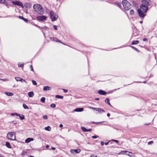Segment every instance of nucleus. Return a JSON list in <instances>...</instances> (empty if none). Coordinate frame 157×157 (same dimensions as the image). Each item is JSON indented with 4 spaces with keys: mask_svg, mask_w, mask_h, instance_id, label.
<instances>
[{
    "mask_svg": "<svg viewBox=\"0 0 157 157\" xmlns=\"http://www.w3.org/2000/svg\"><path fill=\"white\" fill-rule=\"evenodd\" d=\"M148 10L147 6H143L142 5H140V8L137 10L139 16L140 17L144 18L145 16V13Z\"/></svg>",
    "mask_w": 157,
    "mask_h": 157,
    "instance_id": "1",
    "label": "nucleus"
},
{
    "mask_svg": "<svg viewBox=\"0 0 157 157\" xmlns=\"http://www.w3.org/2000/svg\"><path fill=\"white\" fill-rule=\"evenodd\" d=\"M33 8L35 10L38 14H42L44 13V10L42 6L39 4H36L33 5Z\"/></svg>",
    "mask_w": 157,
    "mask_h": 157,
    "instance_id": "2",
    "label": "nucleus"
},
{
    "mask_svg": "<svg viewBox=\"0 0 157 157\" xmlns=\"http://www.w3.org/2000/svg\"><path fill=\"white\" fill-rule=\"evenodd\" d=\"M122 3L125 10H128L131 8L132 6L129 2L127 0H123L122 2Z\"/></svg>",
    "mask_w": 157,
    "mask_h": 157,
    "instance_id": "3",
    "label": "nucleus"
},
{
    "mask_svg": "<svg viewBox=\"0 0 157 157\" xmlns=\"http://www.w3.org/2000/svg\"><path fill=\"white\" fill-rule=\"evenodd\" d=\"M7 138L12 140H15V132H10L7 135Z\"/></svg>",
    "mask_w": 157,
    "mask_h": 157,
    "instance_id": "4",
    "label": "nucleus"
},
{
    "mask_svg": "<svg viewBox=\"0 0 157 157\" xmlns=\"http://www.w3.org/2000/svg\"><path fill=\"white\" fill-rule=\"evenodd\" d=\"M50 15L52 21H55L58 17L57 15L53 11H51L50 12Z\"/></svg>",
    "mask_w": 157,
    "mask_h": 157,
    "instance_id": "5",
    "label": "nucleus"
},
{
    "mask_svg": "<svg viewBox=\"0 0 157 157\" xmlns=\"http://www.w3.org/2000/svg\"><path fill=\"white\" fill-rule=\"evenodd\" d=\"M151 2L150 0H144L142 1V5L147 6L151 5Z\"/></svg>",
    "mask_w": 157,
    "mask_h": 157,
    "instance_id": "6",
    "label": "nucleus"
},
{
    "mask_svg": "<svg viewBox=\"0 0 157 157\" xmlns=\"http://www.w3.org/2000/svg\"><path fill=\"white\" fill-rule=\"evenodd\" d=\"M12 3L13 5H17L18 6H20L22 8H24V6L23 3L19 1H12Z\"/></svg>",
    "mask_w": 157,
    "mask_h": 157,
    "instance_id": "7",
    "label": "nucleus"
},
{
    "mask_svg": "<svg viewBox=\"0 0 157 157\" xmlns=\"http://www.w3.org/2000/svg\"><path fill=\"white\" fill-rule=\"evenodd\" d=\"M36 18L39 21H43L46 19L47 17L45 16H38Z\"/></svg>",
    "mask_w": 157,
    "mask_h": 157,
    "instance_id": "8",
    "label": "nucleus"
},
{
    "mask_svg": "<svg viewBox=\"0 0 157 157\" xmlns=\"http://www.w3.org/2000/svg\"><path fill=\"white\" fill-rule=\"evenodd\" d=\"M81 150L80 149L78 148L76 149H71L70 152L71 153H74V152L76 153H78L80 152Z\"/></svg>",
    "mask_w": 157,
    "mask_h": 157,
    "instance_id": "9",
    "label": "nucleus"
},
{
    "mask_svg": "<svg viewBox=\"0 0 157 157\" xmlns=\"http://www.w3.org/2000/svg\"><path fill=\"white\" fill-rule=\"evenodd\" d=\"M15 79L17 81H21L22 82H26L25 80L23 79H22L19 77H16L15 78Z\"/></svg>",
    "mask_w": 157,
    "mask_h": 157,
    "instance_id": "10",
    "label": "nucleus"
},
{
    "mask_svg": "<svg viewBox=\"0 0 157 157\" xmlns=\"http://www.w3.org/2000/svg\"><path fill=\"white\" fill-rule=\"evenodd\" d=\"M84 109L83 108H78L75 109L74 110V111L76 112H81Z\"/></svg>",
    "mask_w": 157,
    "mask_h": 157,
    "instance_id": "11",
    "label": "nucleus"
},
{
    "mask_svg": "<svg viewBox=\"0 0 157 157\" xmlns=\"http://www.w3.org/2000/svg\"><path fill=\"white\" fill-rule=\"evenodd\" d=\"M98 93L102 95H105L106 94V92L105 91H104L102 90H99L98 91Z\"/></svg>",
    "mask_w": 157,
    "mask_h": 157,
    "instance_id": "12",
    "label": "nucleus"
},
{
    "mask_svg": "<svg viewBox=\"0 0 157 157\" xmlns=\"http://www.w3.org/2000/svg\"><path fill=\"white\" fill-rule=\"evenodd\" d=\"M51 88L48 86H45L43 88V90L45 91H46L47 90H51Z\"/></svg>",
    "mask_w": 157,
    "mask_h": 157,
    "instance_id": "13",
    "label": "nucleus"
},
{
    "mask_svg": "<svg viewBox=\"0 0 157 157\" xmlns=\"http://www.w3.org/2000/svg\"><path fill=\"white\" fill-rule=\"evenodd\" d=\"M33 138H28L25 140V142L26 143H28L31 141H33Z\"/></svg>",
    "mask_w": 157,
    "mask_h": 157,
    "instance_id": "14",
    "label": "nucleus"
},
{
    "mask_svg": "<svg viewBox=\"0 0 157 157\" xmlns=\"http://www.w3.org/2000/svg\"><path fill=\"white\" fill-rule=\"evenodd\" d=\"M126 153H130L131 154H133L131 152L128 151H121L119 153V154H124Z\"/></svg>",
    "mask_w": 157,
    "mask_h": 157,
    "instance_id": "15",
    "label": "nucleus"
},
{
    "mask_svg": "<svg viewBox=\"0 0 157 157\" xmlns=\"http://www.w3.org/2000/svg\"><path fill=\"white\" fill-rule=\"evenodd\" d=\"M18 17L21 19H22L23 20H24L25 22H28V20L25 18H24L23 16H19Z\"/></svg>",
    "mask_w": 157,
    "mask_h": 157,
    "instance_id": "16",
    "label": "nucleus"
},
{
    "mask_svg": "<svg viewBox=\"0 0 157 157\" xmlns=\"http://www.w3.org/2000/svg\"><path fill=\"white\" fill-rule=\"evenodd\" d=\"M17 116H19L20 117V118L21 119V120H22L25 119V117L23 115H21L17 113Z\"/></svg>",
    "mask_w": 157,
    "mask_h": 157,
    "instance_id": "17",
    "label": "nucleus"
},
{
    "mask_svg": "<svg viewBox=\"0 0 157 157\" xmlns=\"http://www.w3.org/2000/svg\"><path fill=\"white\" fill-rule=\"evenodd\" d=\"M28 96L31 98L33 97L34 95V93L33 91L30 92L28 93Z\"/></svg>",
    "mask_w": 157,
    "mask_h": 157,
    "instance_id": "18",
    "label": "nucleus"
},
{
    "mask_svg": "<svg viewBox=\"0 0 157 157\" xmlns=\"http://www.w3.org/2000/svg\"><path fill=\"white\" fill-rule=\"evenodd\" d=\"M6 145L8 148H11V146L10 143L8 142H6Z\"/></svg>",
    "mask_w": 157,
    "mask_h": 157,
    "instance_id": "19",
    "label": "nucleus"
},
{
    "mask_svg": "<svg viewBox=\"0 0 157 157\" xmlns=\"http://www.w3.org/2000/svg\"><path fill=\"white\" fill-rule=\"evenodd\" d=\"M114 4L118 6L119 7V8H121V3L119 2H116L114 3Z\"/></svg>",
    "mask_w": 157,
    "mask_h": 157,
    "instance_id": "20",
    "label": "nucleus"
},
{
    "mask_svg": "<svg viewBox=\"0 0 157 157\" xmlns=\"http://www.w3.org/2000/svg\"><path fill=\"white\" fill-rule=\"evenodd\" d=\"M105 102H106L107 104L110 105V106H112V105H111V104H110L109 101V98H106L105 100Z\"/></svg>",
    "mask_w": 157,
    "mask_h": 157,
    "instance_id": "21",
    "label": "nucleus"
},
{
    "mask_svg": "<svg viewBox=\"0 0 157 157\" xmlns=\"http://www.w3.org/2000/svg\"><path fill=\"white\" fill-rule=\"evenodd\" d=\"M97 111H98L99 113H101V112H105V111L103 109L99 108H97Z\"/></svg>",
    "mask_w": 157,
    "mask_h": 157,
    "instance_id": "22",
    "label": "nucleus"
},
{
    "mask_svg": "<svg viewBox=\"0 0 157 157\" xmlns=\"http://www.w3.org/2000/svg\"><path fill=\"white\" fill-rule=\"evenodd\" d=\"M5 94L8 96H11L13 95V93L8 92H5Z\"/></svg>",
    "mask_w": 157,
    "mask_h": 157,
    "instance_id": "23",
    "label": "nucleus"
},
{
    "mask_svg": "<svg viewBox=\"0 0 157 157\" xmlns=\"http://www.w3.org/2000/svg\"><path fill=\"white\" fill-rule=\"evenodd\" d=\"M139 41L138 40H134L132 42V45L136 44H139Z\"/></svg>",
    "mask_w": 157,
    "mask_h": 157,
    "instance_id": "24",
    "label": "nucleus"
},
{
    "mask_svg": "<svg viewBox=\"0 0 157 157\" xmlns=\"http://www.w3.org/2000/svg\"><path fill=\"white\" fill-rule=\"evenodd\" d=\"M104 122V121H103V122L101 121V122H94V121H93V122H92L91 123L92 124H101L102 122Z\"/></svg>",
    "mask_w": 157,
    "mask_h": 157,
    "instance_id": "25",
    "label": "nucleus"
},
{
    "mask_svg": "<svg viewBox=\"0 0 157 157\" xmlns=\"http://www.w3.org/2000/svg\"><path fill=\"white\" fill-rule=\"evenodd\" d=\"M0 3L6 4L7 2L6 0H0Z\"/></svg>",
    "mask_w": 157,
    "mask_h": 157,
    "instance_id": "26",
    "label": "nucleus"
},
{
    "mask_svg": "<svg viewBox=\"0 0 157 157\" xmlns=\"http://www.w3.org/2000/svg\"><path fill=\"white\" fill-rule=\"evenodd\" d=\"M56 98L59 99H62L63 98V96L59 95H56Z\"/></svg>",
    "mask_w": 157,
    "mask_h": 157,
    "instance_id": "27",
    "label": "nucleus"
},
{
    "mask_svg": "<svg viewBox=\"0 0 157 157\" xmlns=\"http://www.w3.org/2000/svg\"><path fill=\"white\" fill-rule=\"evenodd\" d=\"M51 128L49 126H48L45 128V129L46 130L50 131L51 130Z\"/></svg>",
    "mask_w": 157,
    "mask_h": 157,
    "instance_id": "28",
    "label": "nucleus"
},
{
    "mask_svg": "<svg viewBox=\"0 0 157 157\" xmlns=\"http://www.w3.org/2000/svg\"><path fill=\"white\" fill-rule=\"evenodd\" d=\"M45 98L44 97H43L41 98L40 101L42 103H44L45 101Z\"/></svg>",
    "mask_w": 157,
    "mask_h": 157,
    "instance_id": "29",
    "label": "nucleus"
},
{
    "mask_svg": "<svg viewBox=\"0 0 157 157\" xmlns=\"http://www.w3.org/2000/svg\"><path fill=\"white\" fill-rule=\"evenodd\" d=\"M23 107L25 109H29V107L25 104H23Z\"/></svg>",
    "mask_w": 157,
    "mask_h": 157,
    "instance_id": "30",
    "label": "nucleus"
},
{
    "mask_svg": "<svg viewBox=\"0 0 157 157\" xmlns=\"http://www.w3.org/2000/svg\"><path fill=\"white\" fill-rule=\"evenodd\" d=\"M82 130L84 132H86V129L84 127H81V128Z\"/></svg>",
    "mask_w": 157,
    "mask_h": 157,
    "instance_id": "31",
    "label": "nucleus"
},
{
    "mask_svg": "<svg viewBox=\"0 0 157 157\" xmlns=\"http://www.w3.org/2000/svg\"><path fill=\"white\" fill-rule=\"evenodd\" d=\"M11 123H12L14 124H17L18 123V121H16V120H14V121H12L11 122Z\"/></svg>",
    "mask_w": 157,
    "mask_h": 157,
    "instance_id": "32",
    "label": "nucleus"
},
{
    "mask_svg": "<svg viewBox=\"0 0 157 157\" xmlns=\"http://www.w3.org/2000/svg\"><path fill=\"white\" fill-rule=\"evenodd\" d=\"M89 108L90 109H92L93 110H96V111H97V108H94V107H92L91 106L89 107Z\"/></svg>",
    "mask_w": 157,
    "mask_h": 157,
    "instance_id": "33",
    "label": "nucleus"
},
{
    "mask_svg": "<svg viewBox=\"0 0 157 157\" xmlns=\"http://www.w3.org/2000/svg\"><path fill=\"white\" fill-rule=\"evenodd\" d=\"M133 49H134L135 50H136L137 51H139V50L137 48H136L134 47L133 46H130Z\"/></svg>",
    "mask_w": 157,
    "mask_h": 157,
    "instance_id": "34",
    "label": "nucleus"
},
{
    "mask_svg": "<svg viewBox=\"0 0 157 157\" xmlns=\"http://www.w3.org/2000/svg\"><path fill=\"white\" fill-rule=\"evenodd\" d=\"M50 106L51 107L54 108L56 107V105L55 104L52 103L50 105Z\"/></svg>",
    "mask_w": 157,
    "mask_h": 157,
    "instance_id": "35",
    "label": "nucleus"
},
{
    "mask_svg": "<svg viewBox=\"0 0 157 157\" xmlns=\"http://www.w3.org/2000/svg\"><path fill=\"white\" fill-rule=\"evenodd\" d=\"M134 12L133 10H131L130 11V13L131 15H133L134 14Z\"/></svg>",
    "mask_w": 157,
    "mask_h": 157,
    "instance_id": "36",
    "label": "nucleus"
},
{
    "mask_svg": "<svg viewBox=\"0 0 157 157\" xmlns=\"http://www.w3.org/2000/svg\"><path fill=\"white\" fill-rule=\"evenodd\" d=\"M125 154L126 155H128V156H130L131 157H132V154H131L130 153H125Z\"/></svg>",
    "mask_w": 157,
    "mask_h": 157,
    "instance_id": "37",
    "label": "nucleus"
},
{
    "mask_svg": "<svg viewBox=\"0 0 157 157\" xmlns=\"http://www.w3.org/2000/svg\"><path fill=\"white\" fill-rule=\"evenodd\" d=\"M32 82L33 84V85H37V83L35 80H32Z\"/></svg>",
    "mask_w": 157,
    "mask_h": 157,
    "instance_id": "38",
    "label": "nucleus"
},
{
    "mask_svg": "<svg viewBox=\"0 0 157 157\" xmlns=\"http://www.w3.org/2000/svg\"><path fill=\"white\" fill-rule=\"evenodd\" d=\"M23 66V64H20V63H18V66L19 67H22Z\"/></svg>",
    "mask_w": 157,
    "mask_h": 157,
    "instance_id": "39",
    "label": "nucleus"
},
{
    "mask_svg": "<svg viewBox=\"0 0 157 157\" xmlns=\"http://www.w3.org/2000/svg\"><path fill=\"white\" fill-rule=\"evenodd\" d=\"M98 136H97L95 135V136H94L91 137L93 139H96L97 138H98Z\"/></svg>",
    "mask_w": 157,
    "mask_h": 157,
    "instance_id": "40",
    "label": "nucleus"
},
{
    "mask_svg": "<svg viewBox=\"0 0 157 157\" xmlns=\"http://www.w3.org/2000/svg\"><path fill=\"white\" fill-rule=\"evenodd\" d=\"M53 28L54 29L56 30H57V26L56 25H53Z\"/></svg>",
    "mask_w": 157,
    "mask_h": 157,
    "instance_id": "41",
    "label": "nucleus"
},
{
    "mask_svg": "<svg viewBox=\"0 0 157 157\" xmlns=\"http://www.w3.org/2000/svg\"><path fill=\"white\" fill-rule=\"evenodd\" d=\"M10 115L12 116H14V115L17 116V113H11Z\"/></svg>",
    "mask_w": 157,
    "mask_h": 157,
    "instance_id": "42",
    "label": "nucleus"
},
{
    "mask_svg": "<svg viewBox=\"0 0 157 157\" xmlns=\"http://www.w3.org/2000/svg\"><path fill=\"white\" fill-rule=\"evenodd\" d=\"M30 68L31 69V71H34V70H33V66L32 65H30Z\"/></svg>",
    "mask_w": 157,
    "mask_h": 157,
    "instance_id": "43",
    "label": "nucleus"
},
{
    "mask_svg": "<svg viewBox=\"0 0 157 157\" xmlns=\"http://www.w3.org/2000/svg\"><path fill=\"white\" fill-rule=\"evenodd\" d=\"M43 118L44 119H47L48 118V116L47 115H44L43 116Z\"/></svg>",
    "mask_w": 157,
    "mask_h": 157,
    "instance_id": "44",
    "label": "nucleus"
},
{
    "mask_svg": "<svg viewBox=\"0 0 157 157\" xmlns=\"http://www.w3.org/2000/svg\"><path fill=\"white\" fill-rule=\"evenodd\" d=\"M31 6V5L30 3H28L27 5V7H30Z\"/></svg>",
    "mask_w": 157,
    "mask_h": 157,
    "instance_id": "45",
    "label": "nucleus"
},
{
    "mask_svg": "<svg viewBox=\"0 0 157 157\" xmlns=\"http://www.w3.org/2000/svg\"><path fill=\"white\" fill-rule=\"evenodd\" d=\"M153 143V141H150L147 143V144L148 145H150V144H152Z\"/></svg>",
    "mask_w": 157,
    "mask_h": 157,
    "instance_id": "46",
    "label": "nucleus"
},
{
    "mask_svg": "<svg viewBox=\"0 0 157 157\" xmlns=\"http://www.w3.org/2000/svg\"><path fill=\"white\" fill-rule=\"evenodd\" d=\"M58 39L57 38H54L53 39V40L55 41H58Z\"/></svg>",
    "mask_w": 157,
    "mask_h": 157,
    "instance_id": "47",
    "label": "nucleus"
},
{
    "mask_svg": "<svg viewBox=\"0 0 157 157\" xmlns=\"http://www.w3.org/2000/svg\"><path fill=\"white\" fill-rule=\"evenodd\" d=\"M92 129H91V128H90V129H86V132H90L92 131Z\"/></svg>",
    "mask_w": 157,
    "mask_h": 157,
    "instance_id": "48",
    "label": "nucleus"
},
{
    "mask_svg": "<svg viewBox=\"0 0 157 157\" xmlns=\"http://www.w3.org/2000/svg\"><path fill=\"white\" fill-rule=\"evenodd\" d=\"M63 90L65 93H66L67 92V90L65 89H63Z\"/></svg>",
    "mask_w": 157,
    "mask_h": 157,
    "instance_id": "49",
    "label": "nucleus"
},
{
    "mask_svg": "<svg viewBox=\"0 0 157 157\" xmlns=\"http://www.w3.org/2000/svg\"><path fill=\"white\" fill-rule=\"evenodd\" d=\"M101 144L102 146H103L105 144V143L103 141H101Z\"/></svg>",
    "mask_w": 157,
    "mask_h": 157,
    "instance_id": "50",
    "label": "nucleus"
},
{
    "mask_svg": "<svg viewBox=\"0 0 157 157\" xmlns=\"http://www.w3.org/2000/svg\"><path fill=\"white\" fill-rule=\"evenodd\" d=\"M143 41H147L148 39L146 38H144L143 39Z\"/></svg>",
    "mask_w": 157,
    "mask_h": 157,
    "instance_id": "51",
    "label": "nucleus"
},
{
    "mask_svg": "<svg viewBox=\"0 0 157 157\" xmlns=\"http://www.w3.org/2000/svg\"><path fill=\"white\" fill-rule=\"evenodd\" d=\"M113 141H114L116 143H118V142L119 141L117 140H112Z\"/></svg>",
    "mask_w": 157,
    "mask_h": 157,
    "instance_id": "52",
    "label": "nucleus"
},
{
    "mask_svg": "<svg viewBox=\"0 0 157 157\" xmlns=\"http://www.w3.org/2000/svg\"><path fill=\"white\" fill-rule=\"evenodd\" d=\"M90 157H97V156L94 155H90Z\"/></svg>",
    "mask_w": 157,
    "mask_h": 157,
    "instance_id": "53",
    "label": "nucleus"
},
{
    "mask_svg": "<svg viewBox=\"0 0 157 157\" xmlns=\"http://www.w3.org/2000/svg\"><path fill=\"white\" fill-rule=\"evenodd\" d=\"M57 42H60V43H62L63 44H64L65 45V44L64 43H62V42H61V41H60V40H58V41H57Z\"/></svg>",
    "mask_w": 157,
    "mask_h": 157,
    "instance_id": "54",
    "label": "nucleus"
},
{
    "mask_svg": "<svg viewBox=\"0 0 157 157\" xmlns=\"http://www.w3.org/2000/svg\"><path fill=\"white\" fill-rule=\"evenodd\" d=\"M109 142V141L107 142H105V145H107L108 144Z\"/></svg>",
    "mask_w": 157,
    "mask_h": 157,
    "instance_id": "55",
    "label": "nucleus"
},
{
    "mask_svg": "<svg viewBox=\"0 0 157 157\" xmlns=\"http://www.w3.org/2000/svg\"><path fill=\"white\" fill-rule=\"evenodd\" d=\"M51 149L53 150H55L56 149V148L54 147H52Z\"/></svg>",
    "mask_w": 157,
    "mask_h": 157,
    "instance_id": "56",
    "label": "nucleus"
},
{
    "mask_svg": "<svg viewBox=\"0 0 157 157\" xmlns=\"http://www.w3.org/2000/svg\"><path fill=\"white\" fill-rule=\"evenodd\" d=\"M2 80L3 81H6V79H1V80Z\"/></svg>",
    "mask_w": 157,
    "mask_h": 157,
    "instance_id": "57",
    "label": "nucleus"
},
{
    "mask_svg": "<svg viewBox=\"0 0 157 157\" xmlns=\"http://www.w3.org/2000/svg\"><path fill=\"white\" fill-rule=\"evenodd\" d=\"M63 126V125L62 124H60L59 125V127L60 128L62 127Z\"/></svg>",
    "mask_w": 157,
    "mask_h": 157,
    "instance_id": "58",
    "label": "nucleus"
},
{
    "mask_svg": "<svg viewBox=\"0 0 157 157\" xmlns=\"http://www.w3.org/2000/svg\"><path fill=\"white\" fill-rule=\"evenodd\" d=\"M110 116V114L109 113H107V116L108 117H109Z\"/></svg>",
    "mask_w": 157,
    "mask_h": 157,
    "instance_id": "59",
    "label": "nucleus"
},
{
    "mask_svg": "<svg viewBox=\"0 0 157 157\" xmlns=\"http://www.w3.org/2000/svg\"><path fill=\"white\" fill-rule=\"evenodd\" d=\"M95 99L96 100H99V98H95Z\"/></svg>",
    "mask_w": 157,
    "mask_h": 157,
    "instance_id": "60",
    "label": "nucleus"
},
{
    "mask_svg": "<svg viewBox=\"0 0 157 157\" xmlns=\"http://www.w3.org/2000/svg\"><path fill=\"white\" fill-rule=\"evenodd\" d=\"M49 147V146L48 145H47L46 146V148H48V147Z\"/></svg>",
    "mask_w": 157,
    "mask_h": 157,
    "instance_id": "61",
    "label": "nucleus"
},
{
    "mask_svg": "<svg viewBox=\"0 0 157 157\" xmlns=\"http://www.w3.org/2000/svg\"><path fill=\"white\" fill-rule=\"evenodd\" d=\"M143 83H146V81H144L143 82Z\"/></svg>",
    "mask_w": 157,
    "mask_h": 157,
    "instance_id": "62",
    "label": "nucleus"
},
{
    "mask_svg": "<svg viewBox=\"0 0 157 157\" xmlns=\"http://www.w3.org/2000/svg\"><path fill=\"white\" fill-rule=\"evenodd\" d=\"M0 157H3V156L0 154Z\"/></svg>",
    "mask_w": 157,
    "mask_h": 157,
    "instance_id": "63",
    "label": "nucleus"
},
{
    "mask_svg": "<svg viewBox=\"0 0 157 157\" xmlns=\"http://www.w3.org/2000/svg\"><path fill=\"white\" fill-rule=\"evenodd\" d=\"M30 157H34V156H32V155H30Z\"/></svg>",
    "mask_w": 157,
    "mask_h": 157,
    "instance_id": "64",
    "label": "nucleus"
}]
</instances>
